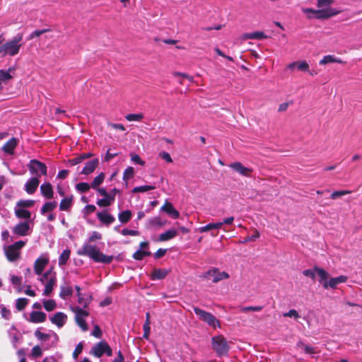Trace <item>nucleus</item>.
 Returning a JSON list of instances; mask_svg holds the SVG:
<instances>
[{"instance_id": "a211bd4d", "label": "nucleus", "mask_w": 362, "mask_h": 362, "mask_svg": "<svg viewBox=\"0 0 362 362\" xmlns=\"http://www.w3.org/2000/svg\"><path fill=\"white\" fill-rule=\"evenodd\" d=\"M47 319V315L42 311H32L30 314L29 321L32 323H42Z\"/></svg>"}, {"instance_id": "4c0bfd02", "label": "nucleus", "mask_w": 362, "mask_h": 362, "mask_svg": "<svg viewBox=\"0 0 362 362\" xmlns=\"http://www.w3.org/2000/svg\"><path fill=\"white\" fill-rule=\"evenodd\" d=\"M314 270L316 272V273L320 276V283H321L323 285V283L325 281H327V279L328 278V273L322 268H320L317 266L314 267Z\"/></svg>"}, {"instance_id": "c9c22d12", "label": "nucleus", "mask_w": 362, "mask_h": 362, "mask_svg": "<svg viewBox=\"0 0 362 362\" xmlns=\"http://www.w3.org/2000/svg\"><path fill=\"white\" fill-rule=\"evenodd\" d=\"M71 251L69 249L63 250L59 257V266L62 267L66 264L70 258Z\"/></svg>"}, {"instance_id": "de8ad7c7", "label": "nucleus", "mask_w": 362, "mask_h": 362, "mask_svg": "<svg viewBox=\"0 0 362 362\" xmlns=\"http://www.w3.org/2000/svg\"><path fill=\"white\" fill-rule=\"evenodd\" d=\"M298 348H300L304 350V352L307 354H315V349L313 346L305 345L302 341H299L297 344Z\"/></svg>"}, {"instance_id": "e2e57ef3", "label": "nucleus", "mask_w": 362, "mask_h": 362, "mask_svg": "<svg viewBox=\"0 0 362 362\" xmlns=\"http://www.w3.org/2000/svg\"><path fill=\"white\" fill-rule=\"evenodd\" d=\"M34 334H35V337L37 338V339L41 340V341H46L49 339V335L47 334L41 332L39 329H37L35 331Z\"/></svg>"}, {"instance_id": "4d7b16f0", "label": "nucleus", "mask_w": 362, "mask_h": 362, "mask_svg": "<svg viewBox=\"0 0 362 362\" xmlns=\"http://www.w3.org/2000/svg\"><path fill=\"white\" fill-rule=\"evenodd\" d=\"M102 235L98 231H93L89 234L88 242L91 243L97 240H100Z\"/></svg>"}, {"instance_id": "ea45409f", "label": "nucleus", "mask_w": 362, "mask_h": 362, "mask_svg": "<svg viewBox=\"0 0 362 362\" xmlns=\"http://www.w3.org/2000/svg\"><path fill=\"white\" fill-rule=\"evenodd\" d=\"M221 226H222V223H221L220 222L209 223L206 224V226L200 227L199 231L201 233H204V232H206V231H209V230H213V229H219L221 228Z\"/></svg>"}, {"instance_id": "ddd939ff", "label": "nucleus", "mask_w": 362, "mask_h": 362, "mask_svg": "<svg viewBox=\"0 0 362 362\" xmlns=\"http://www.w3.org/2000/svg\"><path fill=\"white\" fill-rule=\"evenodd\" d=\"M230 168H232L233 170L238 173L240 175L245 176V177H250V173H252V170L245 167L243 165V164L240 162H235L232 163L229 165Z\"/></svg>"}, {"instance_id": "39448f33", "label": "nucleus", "mask_w": 362, "mask_h": 362, "mask_svg": "<svg viewBox=\"0 0 362 362\" xmlns=\"http://www.w3.org/2000/svg\"><path fill=\"white\" fill-rule=\"evenodd\" d=\"M194 313L198 316L199 320L204 321L209 326L213 327L214 328L220 327L219 321L211 313L206 312L199 308H193Z\"/></svg>"}, {"instance_id": "338daca9", "label": "nucleus", "mask_w": 362, "mask_h": 362, "mask_svg": "<svg viewBox=\"0 0 362 362\" xmlns=\"http://www.w3.org/2000/svg\"><path fill=\"white\" fill-rule=\"evenodd\" d=\"M159 156L167 163H173V159L169 153L166 151H161L159 153Z\"/></svg>"}, {"instance_id": "20e7f679", "label": "nucleus", "mask_w": 362, "mask_h": 362, "mask_svg": "<svg viewBox=\"0 0 362 362\" xmlns=\"http://www.w3.org/2000/svg\"><path fill=\"white\" fill-rule=\"evenodd\" d=\"M27 166L29 172L34 175V177H39L41 175H47V165L37 159H31Z\"/></svg>"}, {"instance_id": "5fc2aeb1", "label": "nucleus", "mask_w": 362, "mask_h": 362, "mask_svg": "<svg viewBox=\"0 0 362 362\" xmlns=\"http://www.w3.org/2000/svg\"><path fill=\"white\" fill-rule=\"evenodd\" d=\"M351 193V191L350 190H339V191H334L330 197L332 199H336L341 196L349 194Z\"/></svg>"}, {"instance_id": "680f3d73", "label": "nucleus", "mask_w": 362, "mask_h": 362, "mask_svg": "<svg viewBox=\"0 0 362 362\" xmlns=\"http://www.w3.org/2000/svg\"><path fill=\"white\" fill-rule=\"evenodd\" d=\"M121 234L123 235H132V236H135V235H139V230H132V229H128V228H123L121 231H120Z\"/></svg>"}, {"instance_id": "8fccbe9b", "label": "nucleus", "mask_w": 362, "mask_h": 362, "mask_svg": "<svg viewBox=\"0 0 362 362\" xmlns=\"http://www.w3.org/2000/svg\"><path fill=\"white\" fill-rule=\"evenodd\" d=\"M43 305L47 311H52L56 308V302L52 299L44 300Z\"/></svg>"}, {"instance_id": "0eeeda50", "label": "nucleus", "mask_w": 362, "mask_h": 362, "mask_svg": "<svg viewBox=\"0 0 362 362\" xmlns=\"http://www.w3.org/2000/svg\"><path fill=\"white\" fill-rule=\"evenodd\" d=\"M48 253H42L34 263V272L37 275H41L44 269L49 263Z\"/></svg>"}, {"instance_id": "dca6fc26", "label": "nucleus", "mask_w": 362, "mask_h": 362, "mask_svg": "<svg viewBox=\"0 0 362 362\" xmlns=\"http://www.w3.org/2000/svg\"><path fill=\"white\" fill-rule=\"evenodd\" d=\"M107 342L100 341L94 344L90 349V354L96 358H100L104 354L105 348H106Z\"/></svg>"}, {"instance_id": "6ab92c4d", "label": "nucleus", "mask_w": 362, "mask_h": 362, "mask_svg": "<svg viewBox=\"0 0 362 362\" xmlns=\"http://www.w3.org/2000/svg\"><path fill=\"white\" fill-rule=\"evenodd\" d=\"M161 210L165 211L172 218L177 219L180 217L179 211L173 206L171 203L166 202L161 207Z\"/></svg>"}, {"instance_id": "f03ea898", "label": "nucleus", "mask_w": 362, "mask_h": 362, "mask_svg": "<svg viewBox=\"0 0 362 362\" xmlns=\"http://www.w3.org/2000/svg\"><path fill=\"white\" fill-rule=\"evenodd\" d=\"M304 13L307 14V18L309 19H327L339 13V11L331 7L315 10L309 8H302Z\"/></svg>"}, {"instance_id": "aec40b11", "label": "nucleus", "mask_w": 362, "mask_h": 362, "mask_svg": "<svg viewBox=\"0 0 362 362\" xmlns=\"http://www.w3.org/2000/svg\"><path fill=\"white\" fill-rule=\"evenodd\" d=\"M97 218L103 224L109 226L115 221V218L106 211L97 213Z\"/></svg>"}, {"instance_id": "bb28decb", "label": "nucleus", "mask_w": 362, "mask_h": 362, "mask_svg": "<svg viewBox=\"0 0 362 362\" xmlns=\"http://www.w3.org/2000/svg\"><path fill=\"white\" fill-rule=\"evenodd\" d=\"M177 231L175 229H169L165 232L160 233L158 236V240L160 242L168 241L176 237Z\"/></svg>"}, {"instance_id": "f8f14e48", "label": "nucleus", "mask_w": 362, "mask_h": 362, "mask_svg": "<svg viewBox=\"0 0 362 362\" xmlns=\"http://www.w3.org/2000/svg\"><path fill=\"white\" fill-rule=\"evenodd\" d=\"M4 254L8 261L11 262H14L21 258V251H18L11 245L4 247Z\"/></svg>"}, {"instance_id": "0e129e2a", "label": "nucleus", "mask_w": 362, "mask_h": 362, "mask_svg": "<svg viewBox=\"0 0 362 362\" xmlns=\"http://www.w3.org/2000/svg\"><path fill=\"white\" fill-rule=\"evenodd\" d=\"M283 316L293 317L295 319H298V317H300V315H298V312L294 309H291V310H288V312L284 313L283 314Z\"/></svg>"}, {"instance_id": "f3484780", "label": "nucleus", "mask_w": 362, "mask_h": 362, "mask_svg": "<svg viewBox=\"0 0 362 362\" xmlns=\"http://www.w3.org/2000/svg\"><path fill=\"white\" fill-rule=\"evenodd\" d=\"M99 163L98 158H94L91 160L88 161L82 170L81 171V174L88 175L92 173L95 169L97 168Z\"/></svg>"}, {"instance_id": "cd10ccee", "label": "nucleus", "mask_w": 362, "mask_h": 362, "mask_svg": "<svg viewBox=\"0 0 362 362\" xmlns=\"http://www.w3.org/2000/svg\"><path fill=\"white\" fill-rule=\"evenodd\" d=\"M56 282H57V276H56V274H55L52 275V276L45 283V290L43 291L44 296H48L50 295Z\"/></svg>"}, {"instance_id": "052dcab7", "label": "nucleus", "mask_w": 362, "mask_h": 362, "mask_svg": "<svg viewBox=\"0 0 362 362\" xmlns=\"http://www.w3.org/2000/svg\"><path fill=\"white\" fill-rule=\"evenodd\" d=\"M49 29L37 30L33 31L28 37V40L33 39L34 37H39L42 34L49 31Z\"/></svg>"}, {"instance_id": "c756f323", "label": "nucleus", "mask_w": 362, "mask_h": 362, "mask_svg": "<svg viewBox=\"0 0 362 362\" xmlns=\"http://www.w3.org/2000/svg\"><path fill=\"white\" fill-rule=\"evenodd\" d=\"M10 281L11 284L16 289L18 293H21L23 291V288L21 287L22 284V277L18 276L14 274H10Z\"/></svg>"}, {"instance_id": "58836bf2", "label": "nucleus", "mask_w": 362, "mask_h": 362, "mask_svg": "<svg viewBox=\"0 0 362 362\" xmlns=\"http://www.w3.org/2000/svg\"><path fill=\"white\" fill-rule=\"evenodd\" d=\"M105 177V175L104 173H100L98 176H96L90 183L91 188L93 189H98V187L103 182Z\"/></svg>"}, {"instance_id": "1a4fd4ad", "label": "nucleus", "mask_w": 362, "mask_h": 362, "mask_svg": "<svg viewBox=\"0 0 362 362\" xmlns=\"http://www.w3.org/2000/svg\"><path fill=\"white\" fill-rule=\"evenodd\" d=\"M30 227L29 222L23 221L16 224L13 228V233L18 236H25L29 235Z\"/></svg>"}, {"instance_id": "13d9d810", "label": "nucleus", "mask_w": 362, "mask_h": 362, "mask_svg": "<svg viewBox=\"0 0 362 362\" xmlns=\"http://www.w3.org/2000/svg\"><path fill=\"white\" fill-rule=\"evenodd\" d=\"M262 309H263V306H260V305H257V306H246V307H243L240 309V311L242 313H246L247 311L257 312V311L262 310Z\"/></svg>"}, {"instance_id": "72a5a7b5", "label": "nucleus", "mask_w": 362, "mask_h": 362, "mask_svg": "<svg viewBox=\"0 0 362 362\" xmlns=\"http://www.w3.org/2000/svg\"><path fill=\"white\" fill-rule=\"evenodd\" d=\"M151 255V252L149 250H144L138 249L133 255L132 257L134 259L140 261L142 260L145 257H149Z\"/></svg>"}, {"instance_id": "b1692460", "label": "nucleus", "mask_w": 362, "mask_h": 362, "mask_svg": "<svg viewBox=\"0 0 362 362\" xmlns=\"http://www.w3.org/2000/svg\"><path fill=\"white\" fill-rule=\"evenodd\" d=\"M40 192L46 199H52L53 197V188L49 182H45L40 186Z\"/></svg>"}, {"instance_id": "bf43d9fd", "label": "nucleus", "mask_w": 362, "mask_h": 362, "mask_svg": "<svg viewBox=\"0 0 362 362\" xmlns=\"http://www.w3.org/2000/svg\"><path fill=\"white\" fill-rule=\"evenodd\" d=\"M333 2V0H317V6L322 8H329Z\"/></svg>"}, {"instance_id": "473e14b6", "label": "nucleus", "mask_w": 362, "mask_h": 362, "mask_svg": "<svg viewBox=\"0 0 362 362\" xmlns=\"http://www.w3.org/2000/svg\"><path fill=\"white\" fill-rule=\"evenodd\" d=\"M114 202V195H111L110 194H107V197H103L102 199H99L97 201V204L102 206H109Z\"/></svg>"}, {"instance_id": "69168bd1", "label": "nucleus", "mask_w": 362, "mask_h": 362, "mask_svg": "<svg viewBox=\"0 0 362 362\" xmlns=\"http://www.w3.org/2000/svg\"><path fill=\"white\" fill-rule=\"evenodd\" d=\"M31 354L34 358H37L42 356V352L40 346H35L32 349Z\"/></svg>"}, {"instance_id": "6e6552de", "label": "nucleus", "mask_w": 362, "mask_h": 362, "mask_svg": "<svg viewBox=\"0 0 362 362\" xmlns=\"http://www.w3.org/2000/svg\"><path fill=\"white\" fill-rule=\"evenodd\" d=\"M204 277H212V281L217 283L223 279H228L229 274L226 272H220L217 268H212L204 274Z\"/></svg>"}, {"instance_id": "5701e85b", "label": "nucleus", "mask_w": 362, "mask_h": 362, "mask_svg": "<svg viewBox=\"0 0 362 362\" xmlns=\"http://www.w3.org/2000/svg\"><path fill=\"white\" fill-rule=\"evenodd\" d=\"M8 335L13 346L16 348L19 341V336L18 330L14 325H12L8 330Z\"/></svg>"}, {"instance_id": "f704fd0d", "label": "nucleus", "mask_w": 362, "mask_h": 362, "mask_svg": "<svg viewBox=\"0 0 362 362\" xmlns=\"http://www.w3.org/2000/svg\"><path fill=\"white\" fill-rule=\"evenodd\" d=\"M57 206V202H46L41 208L40 213L44 215L48 211H53Z\"/></svg>"}, {"instance_id": "4468645a", "label": "nucleus", "mask_w": 362, "mask_h": 362, "mask_svg": "<svg viewBox=\"0 0 362 362\" xmlns=\"http://www.w3.org/2000/svg\"><path fill=\"white\" fill-rule=\"evenodd\" d=\"M39 184V178L37 177H32L25 182L24 189L28 194H33L36 191Z\"/></svg>"}, {"instance_id": "09e8293b", "label": "nucleus", "mask_w": 362, "mask_h": 362, "mask_svg": "<svg viewBox=\"0 0 362 362\" xmlns=\"http://www.w3.org/2000/svg\"><path fill=\"white\" fill-rule=\"evenodd\" d=\"M91 187L90 184L87 182H81L76 185V189L81 193L87 192Z\"/></svg>"}, {"instance_id": "412c9836", "label": "nucleus", "mask_w": 362, "mask_h": 362, "mask_svg": "<svg viewBox=\"0 0 362 362\" xmlns=\"http://www.w3.org/2000/svg\"><path fill=\"white\" fill-rule=\"evenodd\" d=\"M265 38H267V35H266L262 31H255L249 33H244L240 36V39L243 40H246L248 39H256L261 40Z\"/></svg>"}, {"instance_id": "423d86ee", "label": "nucleus", "mask_w": 362, "mask_h": 362, "mask_svg": "<svg viewBox=\"0 0 362 362\" xmlns=\"http://www.w3.org/2000/svg\"><path fill=\"white\" fill-rule=\"evenodd\" d=\"M73 311L75 313V321L76 325L83 332L87 331L88 327L86 322V317L89 315V313L79 306L74 307Z\"/></svg>"}, {"instance_id": "4be33fe9", "label": "nucleus", "mask_w": 362, "mask_h": 362, "mask_svg": "<svg viewBox=\"0 0 362 362\" xmlns=\"http://www.w3.org/2000/svg\"><path fill=\"white\" fill-rule=\"evenodd\" d=\"M15 215L17 218L24 219L25 221L30 222L31 213L23 208L16 206L14 209Z\"/></svg>"}, {"instance_id": "f257e3e1", "label": "nucleus", "mask_w": 362, "mask_h": 362, "mask_svg": "<svg viewBox=\"0 0 362 362\" xmlns=\"http://www.w3.org/2000/svg\"><path fill=\"white\" fill-rule=\"evenodd\" d=\"M77 254L81 256L88 257L95 262L105 264H110L114 259L113 255H106L103 254L97 246L90 245L88 243H85L83 246L78 250Z\"/></svg>"}, {"instance_id": "e433bc0d", "label": "nucleus", "mask_w": 362, "mask_h": 362, "mask_svg": "<svg viewBox=\"0 0 362 362\" xmlns=\"http://www.w3.org/2000/svg\"><path fill=\"white\" fill-rule=\"evenodd\" d=\"M132 216V211L129 209H127L118 214V219L121 223H126L131 219Z\"/></svg>"}, {"instance_id": "603ef678", "label": "nucleus", "mask_w": 362, "mask_h": 362, "mask_svg": "<svg viewBox=\"0 0 362 362\" xmlns=\"http://www.w3.org/2000/svg\"><path fill=\"white\" fill-rule=\"evenodd\" d=\"M35 204V201L32 199L20 200L17 202L16 206L21 208H30L32 207Z\"/></svg>"}, {"instance_id": "7c9ffc66", "label": "nucleus", "mask_w": 362, "mask_h": 362, "mask_svg": "<svg viewBox=\"0 0 362 362\" xmlns=\"http://www.w3.org/2000/svg\"><path fill=\"white\" fill-rule=\"evenodd\" d=\"M15 71V67H9L7 70H0V82L1 83L4 81H7L13 78L11 73Z\"/></svg>"}, {"instance_id": "7ed1b4c3", "label": "nucleus", "mask_w": 362, "mask_h": 362, "mask_svg": "<svg viewBox=\"0 0 362 362\" xmlns=\"http://www.w3.org/2000/svg\"><path fill=\"white\" fill-rule=\"evenodd\" d=\"M211 346L218 357L227 356L230 349L228 341L221 334L211 338Z\"/></svg>"}, {"instance_id": "393cba45", "label": "nucleus", "mask_w": 362, "mask_h": 362, "mask_svg": "<svg viewBox=\"0 0 362 362\" xmlns=\"http://www.w3.org/2000/svg\"><path fill=\"white\" fill-rule=\"evenodd\" d=\"M296 68L298 71H308L309 64L305 61L293 62L287 66V69L293 70Z\"/></svg>"}, {"instance_id": "9d476101", "label": "nucleus", "mask_w": 362, "mask_h": 362, "mask_svg": "<svg viewBox=\"0 0 362 362\" xmlns=\"http://www.w3.org/2000/svg\"><path fill=\"white\" fill-rule=\"evenodd\" d=\"M51 322L57 326L62 327L67 321V315L63 312H57L54 315L49 317Z\"/></svg>"}, {"instance_id": "37998d69", "label": "nucleus", "mask_w": 362, "mask_h": 362, "mask_svg": "<svg viewBox=\"0 0 362 362\" xmlns=\"http://www.w3.org/2000/svg\"><path fill=\"white\" fill-rule=\"evenodd\" d=\"M334 62L341 63L342 62L334 55H326L320 61V64H327Z\"/></svg>"}, {"instance_id": "864d4df0", "label": "nucleus", "mask_w": 362, "mask_h": 362, "mask_svg": "<svg viewBox=\"0 0 362 362\" xmlns=\"http://www.w3.org/2000/svg\"><path fill=\"white\" fill-rule=\"evenodd\" d=\"M134 174V169L133 167H127L123 173V180H128L129 179L133 177Z\"/></svg>"}, {"instance_id": "a19ab883", "label": "nucleus", "mask_w": 362, "mask_h": 362, "mask_svg": "<svg viewBox=\"0 0 362 362\" xmlns=\"http://www.w3.org/2000/svg\"><path fill=\"white\" fill-rule=\"evenodd\" d=\"M73 290L71 287L67 286H61L59 293V296L61 298L66 299L68 297L71 296Z\"/></svg>"}, {"instance_id": "9b49d317", "label": "nucleus", "mask_w": 362, "mask_h": 362, "mask_svg": "<svg viewBox=\"0 0 362 362\" xmlns=\"http://www.w3.org/2000/svg\"><path fill=\"white\" fill-rule=\"evenodd\" d=\"M347 276L344 275H340L337 277L331 278L329 280V281H325L323 283V287L325 289H327L328 288L336 289L338 284L345 283L347 281Z\"/></svg>"}, {"instance_id": "a18cd8bd", "label": "nucleus", "mask_w": 362, "mask_h": 362, "mask_svg": "<svg viewBox=\"0 0 362 362\" xmlns=\"http://www.w3.org/2000/svg\"><path fill=\"white\" fill-rule=\"evenodd\" d=\"M55 274V272L52 271V269H49V270L46 271L44 274L42 273L41 275H40V278L38 280L42 283L45 284L52 276V275Z\"/></svg>"}, {"instance_id": "49530a36", "label": "nucleus", "mask_w": 362, "mask_h": 362, "mask_svg": "<svg viewBox=\"0 0 362 362\" xmlns=\"http://www.w3.org/2000/svg\"><path fill=\"white\" fill-rule=\"evenodd\" d=\"M77 297H78V303L83 305V309L88 306V305L90 303V300L92 299L91 296H88V297L85 298L83 294H81L80 296H78Z\"/></svg>"}, {"instance_id": "2eb2a0df", "label": "nucleus", "mask_w": 362, "mask_h": 362, "mask_svg": "<svg viewBox=\"0 0 362 362\" xmlns=\"http://www.w3.org/2000/svg\"><path fill=\"white\" fill-rule=\"evenodd\" d=\"M18 144V139L15 137L10 139L1 148L2 151L8 154L13 155L14 153V149Z\"/></svg>"}, {"instance_id": "79ce46f5", "label": "nucleus", "mask_w": 362, "mask_h": 362, "mask_svg": "<svg viewBox=\"0 0 362 362\" xmlns=\"http://www.w3.org/2000/svg\"><path fill=\"white\" fill-rule=\"evenodd\" d=\"M28 303H29V300L28 298H19L16 300V304H15L16 308L18 311H21L25 309V308L28 304Z\"/></svg>"}, {"instance_id": "c03bdc74", "label": "nucleus", "mask_w": 362, "mask_h": 362, "mask_svg": "<svg viewBox=\"0 0 362 362\" xmlns=\"http://www.w3.org/2000/svg\"><path fill=\"white\" fill-rule=\"evenodd\" d=\"M156 187L154 185H141L133 188L132 192L134 193H143L149 190L154 189Z\"/></svg>"}, {"instance_id": "3c124183", "label": "nucleus", "mask_w": 362, "mask_h": 362, "mask_svg": "<svg viewBox=\"0 0 362 362\" xmlns=\"http://www.w3.org/2000/svg\"><path fill=\"white\" fill-rule=\"evenodd\" d=\"M144 117L142 113L138 114H127L125 116V119L127 121L133 122V121H141Z\"/></svg>"}, {"instance_id": "a878e982", "label": "nucleus", "mask_w": 362, "mask_h": 362, "mask_svg": "<svg viewBox=\"0 0 362 362\" xmlns=\"http://www.w3.org/2000/svg\"><path fill=\"white\" fill-rule=\"evenodd\" d=\"M19 48L20 47H0V57L14 56L18 53Z\"/></svg>"}, {"instance_id": "c85d7f7f", "label": "nucleus", "mask_w": 362, "mask_h": 362, "mask_svg": "<svg viewBox=\"0 0 362 362\" xmlns=\"http://www.w3.org/2000/svg\"><path fill=\"white\" fill-rule=\"evenodd\" d=\"M73 204V195L69 197L63 198L59 203V210L64 211H68L71 209Z\"/></svg>"}, {"instance_id": "774afa93", "label": "nucleus", "mask_w": 362, "mask_h": 362, "mask_svg": "<svg viewBox=\"0 0 362 362\" xmlns=\"http://www.w3.org/2000/svg\"><path fill=\"white\" fill-rule=\"evenodd\" d=\"M1 315L6 320H8L11 317L10 310L3 305L1 307Z\"/></svg>"}, {"instance_id": "6e6d98bb", "label": "nucleus", "mask_w": 362, "mask_h": 362, "mask_svg": "<svg viewBox=\"0 0 362 362\" xmlns=\"http://www.w3.org/2000/svg\"><path fill=\"white\" fill-rule=\"evenodd\" d=\"M23 39V35L21 33L17 34L12 40L10 42H8L3 45H18V43H19Z\"/></svg>"}, {"instance_id": "2f4dec72", "label": "nucleus", "mask_w": 362, "mask_h": 362, "mask_svg": "<svg viewBox=\"0 0 362 362\" xmlns=\"http://www.w3.org/2000/svg\"><path fill=\"white\" fill-rule=\"evenodd\" d=\"M168 274V271L163 269H155L151 274L152 280H160L163 279Z\"/></svg>"}]
</instances>
